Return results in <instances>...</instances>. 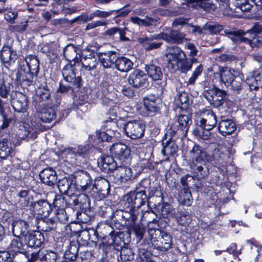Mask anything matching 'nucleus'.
Returning <instances> with one entry per match:
<instances>
[{
  "label": "nucleus",
  "mask_w": 262,
  "mask_h": 262,
  "mask_svg": "<svg viewBox=\"0 0 262 262\" xmlns=\"http://www.w3.org/2000/svg\"><path fill=\"white\" fill-rule=\"evenodd\" d=\"M174 213V209L171 205L168 203H163L161 210V215L157 221L159 227L165 228L168 226L170 222L169 217Z\"/></svg>",
  "instance_id": "33"
},
{
  "label": "nucleus",
  "mask_w": 262,
  "mask_h": 262,
  "mask_svg": "<svg viewBox=\"0 0 262 262\" xmlns=\"http://www.w3.org/2000/svg\"><path fill=\"white\" fill-rule=\"evenodd\" d=\"M235 28L225 29L224 32L236 43L244 42L249 45L252 48L262 45V25L258 23H254L252 27L245 31L236 30Z\"/></svg>",
  "instance_id": "6"
},
{
  "label": "nucleus",
  "mask_w": 262,
  "mask_h": 262,
  "mask_svg": "<svg viewBox=\"0 0 262 262\" xmlns=\"http://www.w3.org/2000/svg\"><path fill=\"white\" fill-rule=\"evenodd\" d=\"M217 129L222 135L226 136L233 133L236 129V125L232 119L222 117L218 123Z\"/></svg>",
  "instance_id": "38"
},
{
  "label": "nucleus",
  "mask_w": 262,
  "mask_h": 262,
  "mask_svg": "<svg viewBox=\"0 0 262 262\" xmlns=\"http://www.w3.org/2000/svg\"><path fill=\"white\" fill-rule=\"evenodd\" d=\"M13 85L11 82L5 80L4 78L0 79V98L7 99L9 96L11 97Z\"/></svg>",
  "instance_id": "54"
},
{
  "label": "nucleus",
  "mask_w": 262,
  "mask_h": 262,
  "mask_svg": "<svg viewBox=\"0 0 262 262\" xmlns=\"http://www.w3.org/2000/svg\"><path fill=\"white\" fill-rule=\"evenodd\" d=\"M11 230L12 235H16L17 236L25 238L30 231V226L29 223L23 219H15L11 224Z\"/></svg>",
  "instance_id": "32"
},
{
  "label": "nucleus",
  "mask_w": 262,
  "mask_h": 262,
  "mask_svg": "<svg viewBox=\"0 0 262 262\" xmlns=\"http://www.w3.org/2000/svg\"><path fill=\"white\" fill-rule=\"evenodd\" d=\"M217 118L212 113L207 119L201 118L196 121V126L192 130V134L198 139L207 140L211 136L210 131L216 125Z\"/></svg>",
  "instance_id": "11"
},
{
  "label": "nucleus",
  "mask_w": 262,
  "mask_h": 262,
  "mask_svg": "<svg viewBox=\"0 0 262 262\" xmlns=\"http://www.w3.org/2000/svg\"><path fill=\"white\" fill-rule=\"evenodd\" d=\"M110 152L120 164H131L132 157L129 146L121 142L113 144L110 147Z\"/></svg>",
  "instance_id": "17"
},
{
  "label": "nucleus",
  "mask_w": 262,
  "mask_h": 262,
  "mask_svg": "<svg viewBox=\"0 0 262 262\" xmlns=\"http://www.w3.org/2000/svg\"><path fill=\"white\" fill-rule=\"evenodd\" d=\"M145 128V123L141 119L129 120L124 124L123 127L126 136L133 140H137L143 137Z\"/></svg>",
  "instance_id": "15"
},
{
  "label": "nucleus",
  "mask_w": 262,
  "mask_h": 262,
  "mask_svg": "<svg viewBox=\"0 0 262 262\" xmlns=\"http://www.w3.org/2000/svg\"><path fill=\"white\" fill-rule=\"evenodd\" d=\"M42 221L45 224L42 228V231L45 232L54 231L57 229V222L53 217H41Z\"/></svg>",
  "instance_id": "59"
},
{
  "label": "nucleus",
  "mask_w": 262,
  "mask_h": 262,
  "mask_svg": "<svg viewBox=\"0 0 262 262\" xmlns=\"http://www.w3.org/2000/svg\"><path fill=\"white\" fill-rule=\"evenodd\" d=\"M33 184L30 186L31 189L32 191L37 194H41L47 193L49 190L51 189L50 188L45 185V184L41 181L40 182H38L35 180H33Z\"/></svg>",
  "instance_id": "58"
},
{
  "label": "nucleus",
  "mask_w": 262,
  "mask_h": 262,
  "mask_svg": "<svg viewBox=\"0 0 262 262\" xmlns=\"http://www.w3.org/2000/svg\"><path fill=\"white\" fill-rule=\"evenodd\" d=\"M176 107L180 109L179 111L187 113V112H190L189 110H191L189 96L186 93H181L176 100Z\"/></svg>",
  "instance_id": "51"
},
{
  "label": "nucleus",
  "mask_w": 262,
  "mask_h": 262,
  "mask_svg": "<svg viewBox=\"0 0 262 262\" xmlns=\"http://www.w3.org/2000/svg\"><path fill=\"white\" fill-rule=\"evenodd\" d=\"M31 207L36 209L38 214L40 215L41 217H49L54 210L52 203L47 199H40L35 201L31 205Z\"/></svg>",
  "instance_id": "35"
},
{
  "label": "nucleus",
  "mask_w": 262,
  "mask_h": 262,
  "mask_svg": "<svg viewBox=\"0 0 262 262\" xmlns=\"http://www.w3.org/2000/svg\"><path fill=\"white\" fill-rule=\"evenodd\" d=\"M39 116V120L42 122L51 123L57 117L55 108L52 106L48 108H41Z\"/></svg>",
  "instance_id": "49"
},
{
  "label": "nucleus",
  "mask_w": 262,
  "mask_h": 262,
  "mask_svg": "<svg viewBox=\"0 0 262 262\" xmlns=\"http://www.w3.org/2000/svg\"><path fill=\"white\" fill-rule=\"evenodd\" d=\"M130 164H121L115 169L116 178L121 183H125L132 177V170L129 167Z\"/></svg>",
  "instance_id": "44"
},
{
  "label": "nucleus",
  "mask_w": 262,
  "mask_h": 262,
  "mask_svg": "<svg viewBox=\"0 0 262 262\" xmlns=\"http://www.w3.org/2000/svg\"><path fill=\"white\" fill-rule=\"evenodd\" d=\"M3 131L0 130V158L6 159L9 156L12 157L15 153L16 144L12 136L8 135L6 137H3Z\"/></svg>",
  "instance_id": "27"
},
{
  "label": "nucleus",
  "mask_w": 262,
  "mask_h": 262,
  "mask_svg": "<svg viewBox=\"0 0 262 262\" xmlns=\"http://www.w3.org/2000/svg\"><path fill=\"white\" fill-rule=\"evenodd\" d=\"M97 164L100 171L107 174L113 173L118 168L117 163L111 154H102L98 158Z\"/></svg>",
  "instance_id": "28"
},
{
  "label": "nucleus",
  "mask_w": 262,
  "mask_h": 262,
  "mask_svg": "<svg viewBox=\"0 0 262 262\" xmlns=\"http://www.w3.org/2000/svg\"><path fill=\"white\" fill-rule=\"evenodd\" d=\"M176 67V69L179 70L182 73H187L192 69L189 58H187L186 55L179 62L178 66H175Z\"/></svg>",
  "instance_id": "64"
},
{
  "label": "nucleus",
  "mask_w": 262,
  "mask_h": 262,
  "mask_svg": "<svg viewBox=\"0 0 262 262\" xmlns=\"http://www.w3.org/2000/svg\"><path fill=\"white\" fill-rule=\"evenodd\" d=\"M192 123V113L190 112L179 111L174 122L171 125L167 132L177 139H183L187 136Z\"/></svg>",
  "instance_id": "7"
},
{
  "label": "nucleus",
  "mask_w": 262,
  "mask_h": 262,
  "mask_svg": "<svg viewBox=\"0 0 262 262\" xmlns=\"http://www.w3.org/2000/svg\"><path fill=\"white\" fill-rule=\"evenodd\" d=\"M162 37L163 35H162L161 32L157 34H150L149 36H145L144 37H140L138 39V41L145 48L146 46H148L151 41H153L155 40H162Z\"/></svg>",
  "instance_id": "63"
},
{
  "label": "nucleus",
  "mask_w": 262,
  "mask_h": 262,
  "mask_svg": "<svg viewBox=\"0 0 262 262\" xmlns=\"http://www.w3.org/2000/svg\"><path fill=\"white\" fill-rule=\"evenodd\" d=\"M120 252V258L122 261H130L134 259L135 253L133 249L129 247L127 244L119 251Z\"/></svg>",
  "instance_id": "56"
},
{
  "label": "nucleus",
  "mask_w": 262,
  "mask_h": 262,
  "mask_svg": "<svg viewBox=\"0 0 262 262\" xmlns=\"http://www.w3.org/2000/svg\"><path fill=\"white\" fill-rule=\"evenodd\" d=\"M40 52L46 54L50 59H55L57 57L56 47L51 43H47L40 48Z\"/></svg>",
  "instance_id": "60"
},
{
  "label": "nucleus",
  "mask_w": 262,
  "mask_h": 262,
  "mask_svg": "<svg viewBox=\"0 0 262 262\" xmlns=\"http://www.w3.org/2000/svg\"><path fill=\"white\" fill-rule=\"evenodd\" d=\"M91 189L97 190V191L94 193V196L97 201L103 200L110 193V182L107 179L97 177L94 179Z\"/></svg>",
  "instance_id": "24"
},
{
  "label": "nucleus",
  "mask_w": 262,
  "mask_h": 262,
  "mask_svg": "<svg viewBox=\"0 0 262 262\" xmlns=\"http://www.w3.org/2000/svg\"><path fill=\"white\" fill-rule=\"evenodd\" d=\"M82 223H80L77 222V220L71 222L70 223L66 225L67 229H69L71 236L80 237L81 235L84 236L85 234L83 233V227L82 226Z\"/></svg>",
  "instance_id": "53"
},
{
  "label": "nucleus",
  "mask_w": 262,
  "mask_h": 262,
  "mask_svg": "<svg viewBox=\"0 0 262 262\" xmlns=\"http://www.w3.org/2000/svg\"><path fill=\"white\" fill-rule=\"evenodd\" d=\"M94 217V213L91 207L79 208L76 213L75 219L80 223L86 224Z\"/></svg>",
  "instance_id": "46"
},
{
  "label": "nucleus",
  "mask_w": 262,
  "mask_h": 262,
  "mask_svg": "<svg viewBox=\"0 0 262 262\" xmlns=\"http://www.w3.org/2000/svg\"><path fill=\"white\" fill-rule=\"evenodd\" d=\"M63 194L56 193L52 205L54 211L66 209L68 208V202Z\"/></svg>",
  "instance_id": "55"
},
{
  "label": "nucleus",
  "mask_w": 262,
  "mask_h": 262,
  "mask_svg": "<svg viewBox=\"0 0 262 262\" xmlns=\"http://www.w3.org/2000/svg\"><path fill=\"white\" fill-rule=\"evenodd\" d=\"M203 85L204 91L203 95L209 104L214 107H219L223 105L227 97H229L226 91L221 90L214 84L209 85L207 82H205Z\"/></svg>",
  "instance_id": "10"
},
{
  "label": "nucleus",
  "mask_w": 262,
  "mask_h": 262,
  "mask_svg": "<svg viewBox=\"0 0 262 262\" xmlns=\"http://www.w3.org/2000/svg\"><path fill=\"white\" fill-rule=\"evenodd\" d=\"M189 166L193 177L196 179H204L208 177L209 168L208 163H211L213 157L200 144L194 143L189 151Z\"/></svg>",
  "instance_id": "4"
},
{
  "label": "nucleus",
  "mask_w": 262,
  "mask_h": 262,
  "mask_svg": "<svg viewBox=\"0 0 262 262\" xmlns=\"http://www.w3.org/2000/svg\"><path fill=\"white\" fill-rule=\"evenodd\" d=\"M40 181L51 189L53 188L57 183V174L51 167L42 169L39 173Z\"/></svg>",
  "instance_id": "34"
},
{
  "label": "nucleus",
  "mask_w": 262,
  "mask_h": 262,
  "mask_svg": "<svg viewBox=\"0 0 262 262\" xmlns=\"http://www.w3.org/2000/svg\"><path fill=\"white\" fill-rule=\"evenodd\" d=\"M145 71L147 75L152 80L156 81L161 80L163 78L161 68L153 63L145 64Z\"/></svg>",
  "instance_id": "45"
},
{
  "label": "nucleus",
  "mask_w": 262,
  "mask_h": 262,
  "mask_svg": "<svg viewBox=\"0 0 262 262\" xmlns=\"http://www.w3.org/2000/svg\"><path fill=\"white\" fill-rule=\"evenodd\" d=\"M158 164V162H154L150 159H142L138 163L139 170L140 172L147 173L157 169Z\"/></svg>",
  "instance_id": "52"
},
{
  "label": "nucleus",
  "mask_w": 262,
  "mask_h": 262,
  "mask_svg": "<svg viewBox=\"0 0 262 262\" xmlns=\"http://www.w3.org/2000/svg\"><path fill=\"white\" fill-rule=\"evenodd\" d=\"M26 244L23 238L17 236L16 235H13L11 238L10 242L7 247V251H4L3 254L5 255L3 258L4 262H17L16 257L19 254H22L28 257L29 252L27 250Z\"/></svg>",
  "instance_id": "9"
},
{
  "label": "nucleus",
  "mask_w": 262,
  "mask_h": 262,
  "mask_svg": "<svg viewBox=\"0 0 262 262\" xmlns=\"http://www.w3.org/2000/svg\"><path fill=\"white\" fill-rule=\"evenodd\" d=\"M123 234V232L120 230L112 232L106 242L99 243L98 249L106 257H108V254L113 250L119 252L126 244Z\"/></svg>",
  "instance_id": "12"
},
{
  "label": "nucleus",
  "mask_w": 262,
  "mask_h": 262,
  "mask_svg": "<svg viewBox=\"0 0 262 262\" xmlns=\"http://www.w3.org/2000/svg\"><path fill=\"white\" fill-rule=\"evenodd\" d=\"M17 196L18 198V203L21 207H31L34 203L33 196L30 194L29 189H21L19 190Z\"/></svg>",
  "instance_id": "47"
},
{
  "label": "nucleus",
  "mask_w": 262,
  "mask_h": 262,
  "mask_svg": "<svg viewBox=\"0 0 262 262\" xmlns=\"http://www.w3.org/2000/svg\"><path fill=\"white\" fill-rule=\"evenodd\" d=\"M142 103L146 116H154L161 112L162 101L158 95L149 94L144 97Z\"/></svg>",
  "instance_id": "20"
},
{
  "label": "nucleus",
  "mask_w": 262,
  "mask_h": 262,
  "mask_svg": "<svg viewBox=\"0 0 262 262\" xmlns=\"http://www.w3.org/2000/svg\"><path fill=\"white\" fill-rule=\"evenodd\" d=\"M32 103L36 110H41L51 101V90L46 82L41 84L33 97Z\"/></svg>",
  "instance_id": "22"
},
{
  "label": "nucleus",
  "mask_w": 262,
  "mask_h": 262,
  "mask_svg": "<svg viewBox=\"0 0 262 262\" xmlns=\"http://www.w3.org/2000/svg\"><path fill=\"white\" fill-rule=\"evenodd\" d=\"M76 67H72L71 63H67L61 70L62 80L59 82L58 87L56 91L57 98L74 92V90L82 88L83 81L81 75H79Z\"/></svg>",
  "instance_id": "5"
},
{
  "label": "nucleus",
  "mask_w": 262,
  "mask_h": 262,
  "mask_svg": "<svg viewBox=\"0 0 262 262\" xmlns=\"http://www.w3.org/2000/svg\"><path fill=\"white\" fill-rule=\"evenodd\" d=\"M17 60V71L16 73L15 83L17 85L31 86L38 77L40 70V61L38 57L32 54L18 58L16 51L12 47L4 46L0 51L1 64L9 70Z\"/></svg>",
  "instance_id": "2"
},
{
  "label": "nucleus",
  "mask_w": 262,
  "mask_h": 262,
  "mask_svg": "<svg viewBox=\"0 0 262 262\" xmlns=\"http://www.w3.org/2000/svg\"><path fill=\"white\" fill-rule=\"evenodd\" d=\"M164 228L150 229L151 242L157 249L167 251L171 248L172 239L170 234L163 230Z\"/></svg>",
  "instance_id": "13"
},
{
  "label": "nucleus",
  "mask_w": 262,
  "mask_h": 262,
  "mask_svg": "<svg viewBox=\"0 0 262 262\" xmlns=\"http://www.w3.org/2000/svg\"><path fill=\"white\" fill-rule=\"evenodd\" d=\"M133 66L134 63L129 58L119 53L114 69H116L120 72L126 73L133 69Z\"/></svg>",
  "instance_id": "43"
},
{
  "label": "nucleus",
  "mask_w": 262,
  "mask_h": 262,
  "mask_svg": "<svg viewBox=\"0 0 262 262\" xmlns=\"http://www.w3.org/2000/svg\"><path fill=\"white\" fill-rule=\"evenodd\" d=\"M162 40L168 43L181 44L186 39V34L179 30L171 29L169 33L161 32Z\"/></svg>",
  "instance_id": "40"
},
{
  "label": "nucleus",
  "mask_w": 262,
  "mask_h": 262,
  "mask_svg": "<svg viewBox=\"0 0 262 262\" xmlns=\"http://www.w3.org/2000/svg\"><path fill=\"white\" fill-rule=\"evenodd\" d=\"M235 70L233 68L228 67H220L219 68V76L222 83L226 87L232 85L233 80H235Z\"/></svg>",
  "instance_id": "39"
},
{
  "label": "nucleus",
  "mask_w": 262,
  "mask_h": 262,
  "mask_svg": "<svg viewBox=\"0 0 262 262\" xmlns=\"http://www.w3.org/2000/svg\"><path fill=\"white\" fill-rule=\"evenodd\" d=\"M79 251V246L75 241H71L67 246L62 257V262H74Z\"/></svg>",
  "instance_id": "41"
},
{
  "label": "nucleus",
  "mask_w": 262,
  "mask_h": 262,
  "mask_svg": "<svg viewBox=\"0 0 262 262\" xmlns=\"http://www.w3.org/2000/svg\"><path fill=\"white\" fill-rule=\"evenodd\" d=\"M197 181L194 184L195 188L198 192L208 194L213 190V187L211 183L207 181H201V179H196Z\"/></svg>",
  "instance_id": "57"
},
{
  "label": "nucleus",
  "mask_w": 262,
  "mask_h": 262,
  "mask_svg": "<svg viewBox=\"0 0 262 262\" xmlns=\"http://www.w3.org/2000/svg\"><path fill=\"white\" fill-rule=\"evenodd\" d=\"M175 136L166 132L160 141L162 146L161 154L166 157V160L170 157L175 158L178 156V146L173 139Z\"/></svg>",
  "instance_id": "23"
},
{
  "label": "nucleus",
  "mask_w": 262,
  "mask_h": 262,
  "mask_svg": "<svg viewBox=\"0 0 262 262\" xmlns=\"http://www.w3.org/2000/svg\"><path fill=\"white\" fill-rule=\"evenodd\" d=\"M97 225L102 238L101 242H106L112 232H116V230H122L124 228L122 223L118 221V219H114L112 215L105 221L104 224L98 223Z\"/></svg>",
  "instance_id": "18"
},
{
  "label": "nucleus",
  "mask_w": 262,
  "mask_h": 262,
  "mask_svg": "<svg viewBox=\"0 0 262 262\" xmlns=\"http://www.w3.org/2000/svg\"><path fill=\"white\" fill-rule=\"evenodd\" d=\"M9 99L14 113L24 114L28 112L29 101L26 94L20 91H12Z\"/></svg>",
  "instance_id": "19"
},
{
  "label": "nucleus",
  "mask_w": 262,
  "mask_h": 262,
  "mask_svg": "<svg viewBox=\"0 0 262 262\" xmlns=\"http://www.w3.org/2000/svg\"><path fill=\"white\" fill-rule=\"evenodd\" d=\"M119 53L115 51L99 52L97 58L100 65L104 69H114Z\"/></svg>",
  "instance_id": "29"
},
{
  "label": "nucleus",
  "mask_w": 262,
  "mask_h": 262,
  "mask_svg": "<svg viewBox=\"0 0 262 262\" xmlns=\"http://www.w3.org/2000/svg\"><path fill=\"white\" fill-rule=\"evenodd\" d=\"M192 178L194 177H191L190 174H186L181 178L180 184L179 182L174 181L172 185V187L179 191L180 202L182 204L188 206L190 204V198L191 197L190 187L188 183L192 179Z\"/></svg>",
  "instance_id": "16"
},
{
  "label": "nucleus",
  "mask_w": 262,
  "mask_h": 262,
  "mask_svg": "<svg viewBox=\"0 0 262 262\" xmlns=\"http://www.w3.org/2000/svg\"><path fill=\"white\" fill-rule=\"evenodd\" d=\"M45 235L43 233L39 230H32L24 238L28 250L40 249L45 243Z\"/></svg>",
  "instance_id": "26"
},
{
  "label": "nucleus",
  "mask_w": 262,
  "mask_h": 262,
  "mask_svg": "<svg viewBox=\"0 0 262 262\" xmlns=\"http://www.w3.org/2000/svg\"><path fill=\"white\" fill-rule=\"evenodd\" d=\"M83 233L85 234L84 236L87 237V239H84V241H90L95 246L98 245L99 242L100 243L102 242V238L98 231V225L95 228H85L84 229Z\"/></svg>",
  "instance_id": "50"
},
{
  "label": "nucleus",
  "mask_w": 262,
  "mask_h": 262,
  "mask_svg": "<svg viewBox=\"0 0 262 262\" xmlns=\"http://www.w3.org/2000/svg\"><path fill=\"white\" fill-rule=\"evenodd\" d=\"M113 135L107 134L101 130H96L95 135H89L86 141L82 144L75 147L68 146L59 151V156L65 162L73 166H80L93 156L94 150L102 152L106 150L105 142H111Z\"/></svg>",
  "instance_id": "3"
},
{
  "label": "nucleus",
  "mask_w": 262,
  "mask_h": 262,
  "mask_svg": "<svg viewBox=\"0 0 262 262\" xmlns=\"http://www.w3.org/2000/svg\"><path fill=\"white\" fill-rule=\"evenodd\" d=\"M177 217L178 223L185 227L188 226L192 220L190 214L186 210L179 211V215Z\"/></svg>",
  "instance_id": "61"
},
{
  "label": "nucleus",
  "mask_w": 262,
  "mask_h": 262,
  "mask_svg": "<svg viewBox=\"0 0 262 262\" xmlns=\"http://www.w3.org/2000/svg\"><path fill=\"white\" fill-rule=\"evenodd\" d=\"M111 85L104 81L100 83L98 92V96L100 97L104 106H110L119 104V99L115 91L111 90Z\"/></svg>",
  "instance_id": "21"
},
{
  "label": "nucleus",
  "mask_w": 262,
  "mask_h": 262,
  "mask_svg": "<svg viewBox=\"0 0 262 262\" xmlns=\"http://www.w3.org/2000/svg\"><path fill=\"white\" fill-rule=\"evenodd\" d=\"M73 99V108L77 110L79 106H82L86 103L89 99L88 89L82 86V88L74 90V92H71Z\"/></svg>",
  "instance_id": "36"
},
{
  "label": "nucleus",
  "mask_w": 262,
  "mask_h": 262,
  "mask_svg": "<svg viewBox=\"0 0 262 262\" xmlns=\"http://www.w3.org/2000/svg\"><path fill=\"white\" fill-rule=\"evenodd\" d=\"M126 230V233L130 238L131 235L133 234L135 236L137 242H139L143 239L146 232V227L142 222H139L129 226V227L127 228Z\"/></svg>",
  "instance_id": "37"
},
{
  "label": "nucleus",
  "mask_w": 262,
  "mask_h": 262,
  "mask_svg": "<svg viewBox=\"0 0 262 262\" xmlns=\"http://www.w3.org/2000/svg\"><path fill=\"white\" fill-rule=\"evenodd\" d=\"M192 123V113L190 112L179 111L174 122L171 125L167 132L177 139H183L187 136Z\"/></svg>",
  "instance_id": "8"
},
{
  "label": "nucleus",
  "mask_w": 262,
  "mask_h": 262,
  "mask_svg": "<svg viewBox=\"0 0 262 262\" xmlns=\"http://www.w3.org/2000/svg\"><path fill=\"white\" fill-rule=\"evenodd\" d=\"M54 219L57 222L61 224L67 225L69 222V216L66 209L54 211Z\"/></svg>",
  "instance_id": "62"
},
{
  "label": "nucleus",
  "mask_w": 262,
  "mask_h": 262,
  "mask_svg": "<svg viewBox=\"0 0 262 262\" xmlns=\"http://www.w3.org/2000/svg\"><path fill=\"white\" fill-rule=\"evenodd\" d=\"M168 55V64L171 65L172 69H175V66H178L179 62L186 55L183 51L177 46L170 47L169 49Z\"/></svg>",
  "instance_id": "42"
},
{
  "label": "nucleus",
  "mask_w": 262,
  "mask_h": 262,
  "mask_svg": "<svg viewBox=\"0 0 262 262\" xmlns=\"http://www.w3.org/2000/svg\"><path fill=\"white\" fill-rule=\"evenodd\" d=\"M162 194L160 187L151 186L150 179L143 178L136 184L133 190L123 196L121 204L123 209L116 210L112 216L118 219V221L124 222L123 225L126 229L137 222L139 208L154 196H161Z\"/></svg>",
  "instance_id": "1"
},
{
  "label": "nucleus",
  "mask_w": 262,
  "mask_h": 262,
  "mask_svg": "<svg viewBox=\"0 0 262 262\" xmlns=\"http://www.w3.org/2000/svg\"><path fill=\"white\" fill-rule=\"evenodd\" d=\"M56 183L61 194L73 196L77 193L71 174L59 180Z\"/></svg>",
  "instance_id": "31"
},
{
  "label": "nucleus",
  "mask_w": 262,
  "mask_h": 262,
  "mask_svg": "<svg viewBox=\"0 0 262 262\" xmlns=\"http://www.w3.org/2000/svg\"><path fill=\"white\" fill-rule=\"evenodd\" d=\"M127 80L130 85L137 89L144 90L147 89L149 86L146 74L140 69H135L128 76Z\"/></svg>",
  "instance_id": "25"
},
{
  "label": "nucleus",
  "mask_w": 262,
  "mask_h": 262,
  "mask_svg": "<svg viewBox=\"0 0 262 262\" xmlns=\"http://www.w3.org/2000/svg\"><path fill=\"white\" fill-rule=\"evenodd\" d=\"M0 116L2 117V123L0 125V130L3 131L7 129L12 122H15L16 119L15 115L13 117H9L8 115L6 114L5 108V102L3 99L0 98Z\"/></svg>",
  "instance_id": "48"
},
{
  "label": "nucleus",
  "mask_w": 262,
  "mask_h": 262,
  "mask_svg": "<svg viewBox=\"0 0 262 262\" xmlns=\"http://www.w3.org/2000/svg\"><path fill=\"white\" fill-rule=\"evenodd\" d=\"M71 177L77 192H85L91 189L94 180L88 171L78 168L73 171Z\"/></svg>",
  "instance_id": "14"
},
{
  "label": "nucleus",
  "mask_w": 262,
  "mask_h": 262,
  "mask_svg": "<svg viewBox=\"0 0 262 262\" xmlns=\"http://www.w3.org/2000/svg\"><path fill=\"white\" fill-rule=\"evenodd\" d=\"M80 51L75 45L69 43L63 49V56L68 61V63H71L73 67H77L80 65L81 59L80 58Z\"/></svg>",
  "instance_id": "30"
}]
</instances>
